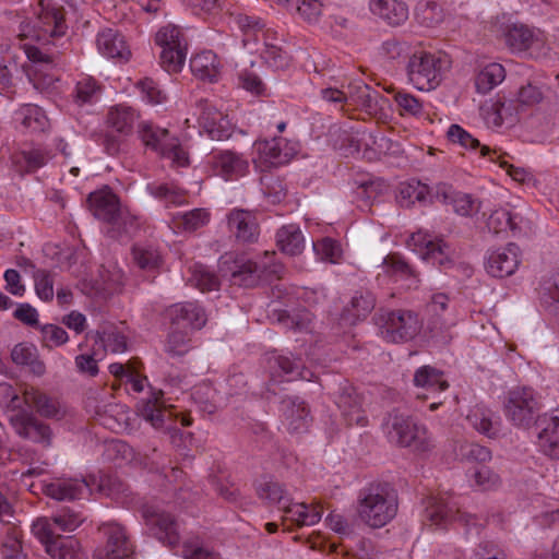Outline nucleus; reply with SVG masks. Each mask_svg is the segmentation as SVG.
Segmentation results:
<instances>
[{
  "label": "nucleus",
  "instance_id": "1",
  "mask_svg": "<svg viewBox=\"0 0 559 559\" xmlns=\"http://www.w3.org/2000/svg\"><path fill=\"white\" fill-rule=\"evenodd\" d=\"M397 496L388 484H371L359 492L358 515L370 527L380 528L397 513Z\"/></svg>",
  "mask_w": 559,
  "mask_h": 559
},
{
  "label": "nucleus",
  "instance_id": "2",
  "mask_svg": "<svg viewBox=\"0 0 559 559\" xmlns=\"http://www.w3.org/2000/svg\"><path fill=\"white\" fill-rule=\"evenodd\" d=\"M87 202L93 215L110 226L111 237L120 238L135 229V217L121 209L118 197L109 187L92 192Z\"/></svg>",
  "mask_w": 559,
  "mask_h": 559
},
{
  "label": "nucleus",
  "instance_id": "3",
  "mask_svg": "<svg viewBox=\"0 0 559 559\" xmlns=\"http://www.w3.org/2000/svg\"><path fill=\"white\" fill-rule=\"evenodd\" d=\"M383 431L391 443L415 452H427L433 447L426 426L403 413H390L383 423Z\"/></svg>",
  "mask_w": 559,
  "mask_h": 559
},
{
  "label": "nucleus",
  "instance_id": "4",
  "mask_svg": "<svg viewBox=\"0 0 559 559\" xmlns=\"http://www.w3.org/2000/svg\"><path fill=\"white\" fill-rule=\"evenodd\" d=\"M449 66L447 56L433 53L423 48L421 43L406 63L408 82L419 91L435 90L442 81Z\"/></svg>",
  "mask_w": 559,
  "mask_h": 559
},
{
  "label": "nucleus",
  "instance_id": "5",
  "mask_svg": "<svg viewBox=\"0 0 559 559\" xmlns=\"http://www.w3.org/2000/svg\"><path fill=\"white\" fill-rule=\"evenodd\" d=\"M378 324L382 338L389 343L404 344L418 336L430 338L425 334L421 317L414 310H388L379 317Z\"/></svg>",
  "mask_w": 559,
  "mask_h": 559
},
{
  "label": "nucleus",
  "instance_id": "6",
  "mask_svg": "<svg viewBox=\"0 0 559 559\" xmlns=\"http://www.w3.org/2000/svg\"><path fill=\"white\" fill-rule=\"evenodd\" d=\"M476 518L462 510L461 497L451 492L430 496L425 501L423 523L429 526H444L457 521L465 526L476 525Z\"/></svg>",
  "mask_w": 559,
  "mask_h": 559
},
{
  "label": "nucleus",
  "instance_id": "7",
  "mask_svg": "<svg viewBox=\"0 0 559 559\" xmlns=\"http://www.w3.org/2000/svg\"><path fill=\"white\" fill-rule=\"evenodd\" d=\"M542 407L540 396L534 389L518 386L507 393L503 412L513 426L528 429L536 423Z\"/></svg>",
  "mask_w": 559,
  "mask_h": 559
},
{
  "label": "nucleus",
  "instance_id": "8",
  "mask_svg": "<svg viewBox=\"0 0 559 559\" xmlns=\"http://www.w3.org/2000/svg\"><path fill=\"white\" fill-rule=\"evenodd\" d=\"M155 43L162 48V68L168 73L180 72L187 56V39L181 28L174 24L160 27L155 34Z\"/></svg>",
  "mask_w": 559,
  "mask_h": 559
},
{
  "label": "nucleus",
  "instance_id": "9",
  "mask_svg": "<svg viewBox=\"0 0 559 559\" xmlns=\"http://www.w3.org/2000/svg\"><path fill=\"white\" fill-rule=\"evenodd\" d=\"M32 532L45 546L46 552L53 559H74L80 544L71 536L55 533L52 524L47 518L37 519L32 525Z\"/></svg>",
  "mask_w": 559,
  "mask_h": 559
},
{
  "label": "nucleus",
  "instance_id": "10",
  "mask_svg": "<svg viewBox=\"0 0 559 559\" xmlns=\"http://www.w3.org/2000/svg\"><path fill=\"white\" fill-rule=\"evenodd\" d=\"M142 516L148 533L169 548L179 545V525L175 518L157 506L145 504Z\"/></svg>",
  "mask_w": 559,
  "mask_h": 559
},
{
  "label": "nucleus",
  "instance_id": "11",
  "mask_svg": "<svg viewBox=\"0 0 559 559\" xmlns=\"http://www.w3.org/2000/svg\"><path fill=\"white\" fill-rule=\"evenodd\" d=\"M139 412L155 429H164L166 431L176 430L175 424L178 420H180V425L183 427H188L192 424V419L189 415L178 412L174 405H165L157 395L143 401Z\"/></svg>",
  "mask_w": 559,
  "mask_h": 559
},
{
  "label": "nucleus",
  "instance_id": "12",
  "mask_svg": "<svg viewBox=\"0 0 559 559\" xmlns=\"http://www.w3.org/2000/svg\"><path fill=\"white\" fill-rule=\"evenodd\" d=\"M105 544L97 547L93 559H132L133 547L126 528L118 523H105L99 526Z\"/></svg>",
  "mask_w": 559,
  "mask_h": 559
},
{
  "label": "nucleus",
  "instance_id": "13",
  "mask_svg": "<svg viewBox=\"0 0 559 559\" xmlns=\"http://www.w3.org/2000/svg\"><path fill=\"white\" fill-rule=\"evenodd\" d=\"M254 147L260 163L267 168L288 164L300 150L297 141L287 140L282 136L255 141Z\"/></svg>",
  "mask_w": 559,
  "mask_h": 559
},
{
  "label": "nucleus",
  "instance_id": "14",
  "mask_svg": "<svg viewBox=\"0 0 559 559\" xmlns=\"http://www.w3.org/2000/svg\"><path fill=\"white\" fill-rule=\"evenodd\" d=\"M36 27L38 41L48 43L49 38L64 35L67 25L63 8L55 0H39Z\"/></svg>",
  "mask_w": 559,
  "mask_h": 559
},
{
  "label": "nucleus",
  "instance_id": "15",
  "mask_svg": "<svg viewBox=\"0 0 559 559\" xmlns=\"http://www.w3.org/2000/svg\"><path fill=\"white\" fill-rule=\"evenodd\" d=\"M207 165L214 176L226 181L238 180L249 171V162L240 153L230 150H215L207 157Z\"/></svg>",
  "mask_w": 559,
  "mask_h": 559
},
{
  "label": "nucleus",
  "instance_id": "16",
  "mask_svg": "<svg viewBox=\"0 0 559 559\" xmlns=\"http://www.w3.org/2000/svg\"><path fill=\"white\" fill-rule=\"evenodd\" d=\"M10 425L21 438L40 443L44 447L51 444L52 432L50 427L38 420L32 413L19 408L10 415Z\"/></svg>",
  "mask_w": 559,
  "mask_h": 559
},
{
  "label": "nucleus",
  "instance_id": "17",
  "mask_svg": "<svg viewBox=\"0 0 559 559\" xmlns=\"http://www.w3.org/2000/svg\"><path fill=\"white\" fill-rule=\"evenodd\" d=\"M409 243L418 247L423 259L437 265L441 271L448 272L452 269L454 259L442 239H431L429 235L418 231L411 236Z\"/></svg>",
  "mask_w": 559,
  "mask_h": 559
},
{
  "label": "nucleus",
  "instance_id": "18",
  "mask_svg": "<svg viewBox=\"0 0 559 559\" xmlns=\"http://www.w3.org/2000/svg\"><path fill=\"white\" fill-rule=\"evenodd\" d=\"M199 124L213 140L223 141L230 138L233 123L213 103L201 99L198 103Z\"/></svg>",
  "mask_w": 559,
  "mask_h": 559
},
{
  "label": "nucleus",
  "instance_id": "19",
  "mask_svg": "<svg viewBox=\"0 0 559 559\" xmlns=\"http://www.w3.org/2000/svg\"><path fill=\"white\" fill-rule=\"evenodd\" d=\"M521 263V250L515 243L489 251L485 260L487 273L496 278L513 275Z\"/></svg>",
  "mask_w": 559,
  "mask_h": 559
},
{
  "label": "nucleus",
  "instance_id": "20",
  "mask_svg": "<svg viewBox=\"0 0 559 559\" xmlns=\"http://www.w3.org/2000/svg\"><path fill=\"white\" fill-rule=\"evenodd\" d=\"M504 39L514 52L530 51L537 56L546 46V37L542 31L522 24L510 26L504 33Z\"/></svg>",
  "mask_w": 559,
  "mask_h": 559
},
{
  "label": "nucleus",
  "instance_id": "21",
  "mask_svg": "<svg viewBox=\"0 0 559 559\" xmlns=\"http://www.w3.org/2000/svg\"><path fill=\"white\" fill-rule=\"evenodd\" d=\"M21 394L25 405L33 408L39 416L51 419H61L64 416L66 412L60 401L37 386L23 384Z\"/></svg>",
  "mask_w": 559,
  "mask_h": 559
},
{
  "label": "nucleus",
  "instance_id": "22",
  "mask_svg": "<svg viewBox=\"0 0 559 559\" xmlns=\"http://www.w3.org/2000/svg\"><path fill=\"white\" fill-rule=\"evenodd\" d=\"M282 524L287 531L295 527L311 526L317 524L323 513V507L319 502L307 504L305 502H289L283 507Z\"/></svg>",
  "mask_w": 559,
  "mask_h": 559
},
{
  "label": "nucleus",
  "instance_id": "23",
  "mask_svg": "<svg viewBox=\"0 0 559 559\" xmlns=\"http://www.w3.org/2000/svg\"><path fill=\"white\" fill-rule=\"evenodd\" d=\"M168 318L171 326L179 330H199L206 323L204 309L198 302H180L169 307Z\"/></svg>",
  "mask_w": 559,
  "mask_h": 559
},
{
  "label": "nucleus",
  "instance_id": "24",
  "mask_svg": "<svg viewBox=\"0 0 559 559\" xmlns=\"http://www.w3.org/2000/svg\"><path fill=\"white\" fill-rule=\"evenodd\" d=\"M435 198L452 206L453 211L461 216H473L480 210V201L473 195L455 191L452 186L439 183L436 187Z\"/></svg>",
  "mask_w": 559,
  "mask_h": 559
},
{
  "label": "nucleus",
  "instance_id": "25",
  "mask_svg": "<svg viewBox=\"0 0 559 559\" xmlns=\"http://www.w3.org/2000/svg\"><path fill=\"white\" fill-rule=\"evenodd\" d=\"M335 403L348 425H367L368 419L362 408V396L353 385L345 383L341 386Z\"/></svg>",
  "mask_w": 559,
  "mask_h": 559
},
{
  "label": "nucleus",
  "instance_id": "26",
  "mask_svg": "<svg viewBox=\"0 0 559 559\" xmlns=\"http://www.w3.org/2000/svg\"><path fill=\"white\" fill-rule=\"evenodd\" d=\"M96 45L98 51L109 59L127 62L131 57V51L124 37L114 28L107 27L99 31L96 37Z\"/></svg>",
  "mask_w": 559,
  "mask_h": 559
},
{
  "label": "nucleus",
  "instance_id": "27",
  "mask_svg": "<svg viewBox=\"0 0 559 559\" xmlns=\"http://www.w3.org/2000/svg\"><path fill=\"white\" fill-rule=\"evenodd\" d=\"M228 228L237 241L250 243L259 237V225L255 216L245 210L235 209L228 214Z\"/></svg>",
  "mask_w": 559,
  "mask_h": 559
},
{
  "label": "nucleus",
  "instance_id": "28",
  "mask_svg": "<svg viewBox=\"0 0 559 559\" xmlns=\"http://www.w3.org/2000/svg\"><path fill=\"white\" fill-rule=\"evenodd\" d=\"M283 424L290 432H302L307 429L310 416L305 402L299 397H286L281 403Z\"/></svg>",
  "mask_w": 559,
  "mask_h": 559
},
{
  "label": "nucleus",
  "instance_id": "29",
  "mask_svg": "<svg viewBox=\"0 0 559 559\" xmlns=\"http://www.w3.org/2000/svg\"><path fill=\"white\" fill-rule=\"evenodd\" d=\"M450 297L444 293H433L427 304V312L431 316L426 324L425 334L437 337L445 333L452 323H448L441 313L448 311Z\"/></svg>",
  "mask_w": 559,
  "mask_h": 559
},
{
  "label": "nucleus",
  "instance_id": "30",
  "mask_svg": "<svg viewBox=\"0 0 559 559\" xmlns=\"http://www.w3.org/2000/svg\"><path fill=\"white\" fill-rule=\"evenodd\" d=\"M47 496L56 500L82 499L90 493V486L85 479L58 478L46 485Z\"/></svg>",
  "mask_w": 559,
  "mask_h": 559
},
{
  "label": "nucleus",
  "instance_id": "31",
  "mask_svg": "<svg viewBox=\"0 0 559 559\" xmlns=\"http://www.w3.org/2000/svg\"><path fill=\"white\" fill-rule=\"evenodd\" d=\"M369 9L390 26H400L408 19V8L400 0H370Z\"/></svg>",
  "mask_w": 559,
  "mask_h": 559
},
{
  "label": "nucleus",
  "instance_id": "32",
  "mask_svg": "<svg viewBox=\"0 0 559 559\" xmlns=\"http://www.w3.org/2000/svg\"><path fill=\"white\" fill-rule=\"evenodd\" d=\"M381 266L384 274L394 282L405 281L407 288L416 286L419 282L416 271L400 253L388 254Z\"/></svg>",
  "mask_w": 559,
  "mask_h": 559
},
{
  "label": "nucleus",
  "instance_id": "33",
  "mask_svg": "<svg viewBox=\"0 0 559 559\" xmlns=\"http://www.w3.org/2000/svg\"><path fill=\"white\" fill-rule=\"evenodd\" d=\"M190 68L194 76L205 82H216L221 75L222 63L216 53L204 50L190 59Z\"/></svg>",
  "mask_w": 559,
  "mask_h": 559
},
{
  "label": "nucleus",
  "instance_id": "34",
  "mask_svg": "<svg viewBox=\"0 0 559 559\" xmlns=\"http://www.w3.org/2000/svg\"><path fill=\"white\" fill-rule=\"evenodd\" d=\"M23 48L27 58L34 63H38V66H34L28 72L29 80L33 82L34 87L41 91L49 88L56 81V78L52 74H45L41 78V69H39V67H49L52 62L51 58L36 46L24 44Z\"/></svg>",
  "mask_w": 559,
  "mask_h": 559
},
{
  "label": "nucleus",
  "instance_id": "35",
  "mask_svg": "<svg viewBox=\"0 0 559 559\" xmlns=\"http://www.w3.org/2000/svg\"><path fill=\"white\" fill-rule=\"evenodd\" d=\"M52 158L51 150L38 146L14 153L12 155V163L21 173H34Z\"/></svg>",
  "mask_w": 559,
  "mask_h": 559
},
{
  "label": "nucleus",
  "instance_id": "36",
  "mask_svg": "<svg viewBox=\"0 0 559 559\" xmlns=\"http://www.w3.org/2000/svg\"><path fill=\"white\" fill-rule=\"evenodd\" d=\"M1 559H25L23 532L12 522L3 524V537L0 545Z\"/></svg>",
  "mask_w": 559,
  "mask_h": 559
},
{
  "label": "nucleus",
  "instance_id": "37",
  "mask_svg": "<svg viewBox=\"0 0 559 559\" xmlns=\"http://www.w3.org/2000/svg\"><path fill=\"white\" fill-rule=\"evenodd\" d=\"M210 211L204 207H198L176 213L171 217L170 224L177 233H193L206 226L210 223Z\"/></svg>",
  "mask_w": 559,
  "mask_h": 559
},
{
  "label": "nucleus",
  "instance_id": "38",
  "mask_svg": "<svg viewBox=\"0 0 559 559\" xmlns=\"http://www.w3.org/2000/svg\"><path fill=\"white\" fill-rule=\"evenodd\" d=\"M138 120L136 110L123 104L111 107L107 114L108 127L121 135L131 134Z\"/></svg>",
  "mask_w": 559,
  "mask_h": 559
},
{
  "label": "nucleus",
  "instance_id": "39",
  "mask_svg": "<svg viewBox=\"0 0 559 559\" xmlns=\"http://www.w3.org/2000/svg\"><path fill=\"white\" fill-rule=\"evenodd\" d=\"M483 116L486 123L492 128L512 123L514 121L512 103L504 97H497L483 108Z\"/></svg>",
  "mask_w": 559,
  "mask_h": 559
},
{
  "label": "nucleus",
  "instance_id": "40",
  "mask_svg": "<svg viewBox=\"0 0 559 559\" xmlns=\"http://www.w3.org/2000/svg\"><path fill=\"white\" fill-rule=\"evenodd\" d=\"M276 245L286 254H300L305 248V239L299 226L289 224L281 227L276 233Z\"/></svg>",
  "mask_w": 559,
  "mask_h": 559
},
{
  "label": "nucleus",
  "instance_id": "41",
  "mask_svg": "<svg viewBox=\"0 0 559 559\" xmlns=\"http://www.w3.org/2000/svg\"><path fill=\"white\" fill-rule=\"evenodd\" d=\"M148 193L159 200L165 206H180L188 202V193L175 183L152 182L146 187Z\"/></svg>",
  "mask_w": 559,
  "mask_h": 559
},
{
  "label": "nucleus",
  "instance_id": "42",
  "mask_svg": "<svg viewBox=\"0 0 559 559\" xmlns=\"http://www.w3.org/2000/svg\"><path fill=\"white\" fill-rule=\"evenodd\" d=\"M429 194L427 185L412 180L400 185L396 199L401 206L411 207L416 203H426Z\"/></svg>",
  "mask_w": 559,
  "mask_h": 559
},
{
  "label": "nucleus",
  "instance_id": "43",
  "mask_svg": "<svg viewBox=\"0 0 559 559\" xmlns=\"http://www.w3.org/2000/svg\"><path fill=\"white\" fill-rule=\"evenodd\" d=\"M188 282L202 293L217 290L221 282L218 276L207 266L201 263H193L188 269Z\"/></svg>",
  "mask_w": 559,
  "mask_h": 559
},
{
  "label": "nucleus",
  "instance_id": "44",
  "mask_svg": "<svg viewBox=\"0 0 559 559\" xmlns=\"http://www.w3.org/2000/svg\"><path fill=\"white\" fill-rule=\"evenodd\" d=\"M376 297L371 292H357L344 311V319L355 323L365 319L374 308Z\"/></svg>",
  "mask_w": 559,
  "mask_h": 559
},
{
  "label": "nucleus",
  "instance_id": "45",
  "mask_svg": "<svg viewBox=\"0 0 559 559\" xmlns=\"http://www.w3.org/2000/svg\"><path fill=\"white\" fill-rule=\"evenodd\" d=\"M140 134L143 143L160 155H163L167 146L175 139L167 129L147 122L141 124Z\"/></svg>",
  "mask_w": 559,
  "mask_h": 559
},
{
  "label": "nucleus",
  "instance_id": "46",
  "mask_svg": "<svg viewBox=\"0 0 559 559\" xmlns=\"http://www.w3.org/2000/svg\"><path fill=\"white\" fill-rule=\"evenodd\" d=\"M140 134L143 143L160 155H163L167 146L175 139L167 129L147 122L141 124Z\"/></svg>",
  "mask_w": 559,
  "mask_h": 559
},
{
  "label": "nucleus",
  "instance_id": "47",
  "mask_svg": "<svg viewBox=\"0 0 559 559\" xmlns=\"http://www.w3.org/2000/svg\"><path fill=\"white\" fill-rule=\"evenodd\" d=\"M414 384L433 393L442 392L449 386L443 372L431 366H423L416 370Z\"/></svg>",
  "mask_w": 559,
  "mask_h": 559
},
{
  "label": "nucleus",
  "instance_id": "48",
  "mask_svg": "<svg viewBox=\"0 0 559 559\" xmlns=\"http://www.w3.org/2000/svg\"><path fill=\"white\" fill-rule=\"evenodd\" d=\"M492 418L493 413L484 405L474 406L466 417L473 428L489 438H493L498 433L497 424Z\"/></svg>",
  "mask_w": 559,
  "mask_h": 559
},
{
  "label": "nucleus",
  "instance_id": "49",
  "mask_svg": "<svg viewBox=\"0 0 559 559\" xmlns=\"http://www.w3.org/2000/svg\"><path fill=\"white\" fill-rule=\"evenodd\" d=\"M258 497L271 506H277L283 511V507L290 502V498L283 485L274 480H262L257 485Z\"/></svg>",
  "mask_w": 559,
  "mask_h": 559
},
{
  "label": "nucleus",
  "instance_id": "50",
  "mask_svg": "<svg viewBox=\"0 0 559 559\" xmlns=\"http://www.w3.org/2000/svg\"><path fill=\"white\" fill-rule=\"evenodd\" d=\"M15 122L21 123L25 129L43 131L47 123V117L40 107L33 104L23 105L14 114Z\"/></svg>",
  "mask_w": 559,
  "mask_h": 559
},
{
  "label": "nucleus",
  "instance_id": "51",
  "mask_svg": "<svg viewBox=\"0 0 559 559\" xmlns=\"http://www.w3.org/2000/svg\"><path fill=\"white\" fill-rule=\"evenodd\" d=\"M506 78V70L500 63L485 66L476 75L475 86L478 93L486 94L499 85Z\"/></svg>",
  "mask_w": 559,
  "mask_h": 559
},
{
  "label": "nucleus",
  "instance_id": "52",
  "mask_svg": "<svg viewBox=\"0 0 559 559\" xmlns=\"http://www.w3.org/2000/svg\"><path fill=\"white\" fill-rule=\"evenodd\" d=\"M481 156L488 157L490 162L498 163L499 166L506 169L507 174L520 183H524L531 179V175L524 168L515 167L510 164L507 159L508 154L501 152L498 148H491L490 146L481 147Z\"/></svg>",
  "mask_w": 559,
  "mask_h": 559
},
{
  "label": "nucleus",
  "instance_id": "53",
  "mask_svg": "<svg viewBox=\"0 0 559 559\" xmlns=\"http://www.w3.org/2000/svg\"><path fill=\"white\" fill-rule=\"evenodd\" d=\"M132 257L134 264L146 272H155L162 265V255L152 245L133 246Z\"/></svg>",
  "mask_w": 559,
  "mask_h": 559
},
{
  "label": "nucleus",
  "instance_id": "54",
  "mask_svg": "<svg viewBox=\"0 0 559 559\" xmlns=\"http://www.w3.org/2000/svg\"><path fill=\"white\" fill-rule=\"evenodd\" d=\"M102 92L100 84L90 75L81 76L73 91L74 103L79 106L97 102Z\"/></svg>",
  "mask_w": 559,
  "mask_h": 559
},
{
  "label": "nucleus",
  "instance_id": "55",
  "mask_svg": "<svg viewBox=\"0 0 559 559\" xmlns=\"http://www.w3.org/2000/svg\"><path fill=\"white\" fill-rule=\"evenodd\" d=\"M235 263V269H229L231 276L235 281H239V284H242L245 286L254 285L259 281L261 273L267 266V262L258 264L257 262L251 260Z\"/></svg>",
  "mask_w": 559,
  "mask_h": 559
},
{
  "label": "nucleus",
  "instance_id": "56",
  "mask_svg": "<svg viewBox=\"0 0 559 559\" xmlns=\"http://www.w3.org/2000/svg\"><path fill=\"white\" fill-rule=\"evenodd\" d=\"M128 336L123 331V328L108 326L102 334H99V343L95 342V345L100 349L110 350L111 353H122L127 349Z\"/></svg>",
  "mask_w": 559,
  "mask_h": 559
},
{
  "label": "nucleus",
  "instance_id": "57",
  "mask_svg": "<svg viewBox=\"0 0 559 559\" xmlns=\"http://www.w3.org/2000/svg\"><path fill=\"white\" fill-rule=\"evenodd\" d=\"M444 14L442 8L429 0H421L415 8L416 21L426 27H435L443 21Z\"/></svg>",
  "mask_w": 559,
  "mask_h": 559
},
{
  "label": "nucleus",
  "instance_id": "58",
  "mask_svg": "<svg viewBox=\"0 0 559 559\" xmlns=\"http://www.w3.org/2000/svg\"><path fill=\"white\" fill-rule=\"evenodd\" d=\"M142 100L150 105H162L167 102V93L151 78H144L135 83Z\"/></svg>",
  "mask_w": 559,
  "mask_h": 559
},
{
  "label": "nucleus",
  "instance_id": "59",
  "mask_svg": "<svg viewBox=\"0 0 559 559\" xmlns=\"http://www.w3.org/2000/svg\"><path fill=\"white\" fill-rule=\"evenodd\" d=\"M271 369H277L281 371L278 377H285L287 381H294L297 379L309 380L306 373L307 370L300 369L299 364L292 360L286 356H273L270 358Z\"/></svg>",
  "mask_w": 559,
  "mask_h": 559
},
{
  "label": "nucleus",
  "instance_id": "60",
  "mask_svg": "<svg viewBox=\"0 0 559 559\" xmlns=\"http://www.w3.org/2000/svg\"><path fill=\"white\" fill-rule=\"evenodd\" d=\"M419 41H408L402 38H390L382 44L383 53L390 59L407 58L419 46Z\"/></svg>",
  "mask_w": 559,
  "mask_h": 559
},
{
  "label": "nucleus",
  "instance_id": "61",
  "mask_svg": "<svg viewBox=\"0 0 559 559\" xmlns=\"http://www.w3.org/2000/svg\"><path fill=\"white\" fill-rule=\"evenodd\" d=\"M487 227L493 234L516 229L515 216L507 209L500 207L491 212L487 218Z\"/></svg>",
  "mask_w": 559,
  "mask_h": 559
},
{
  "label": "nucleus",
  "instance_id": "62",
  "mask_svg": "<svg viewBox=\"0 0 559 559\" xmlns=\"http://www.w3.org/2000/svg\"><path fill=\"white\" fill-rule=\"evenodd\" d=\"M393 99L397 105V111L402 117H419L423 115V103L414 95L397 91L393 95Z\"/></svg>",
  "mask_w": 559,
  "mask_h": 559
},
{
  "label": "nucleus",
  "instance_id": "63",
  "mask_svg": "<svg viewBox=\"0 0 559 559\" xmlns=\"http://www.w3.org/2000/svg\"><path fill=\"white\" fill-rule=\"evenodd\" d=\"M100 346L94 345L90 352L82 353L75 357V367L80 373L95 377L98 373V360L103 357Z\"/></svg>",
  "mask_w": 559,
  "mask_h": 559
},
{
  "label": "nucleus",
  "instance_id": "64",
  "mask_svg": "<svg viewBox=\"0 0 559 559\" xmlns=\"http://www.w3.org/2000/svg\"><path fill=\"white\" fill-rule=\"evenodd\" d=\"M182 555L185 559H219V555L211 547L204 545L199 538L186 540L182 547Z\"/></svg>",
  "mask_w": 559,
  "mask_h": 559
}]
</instances>
